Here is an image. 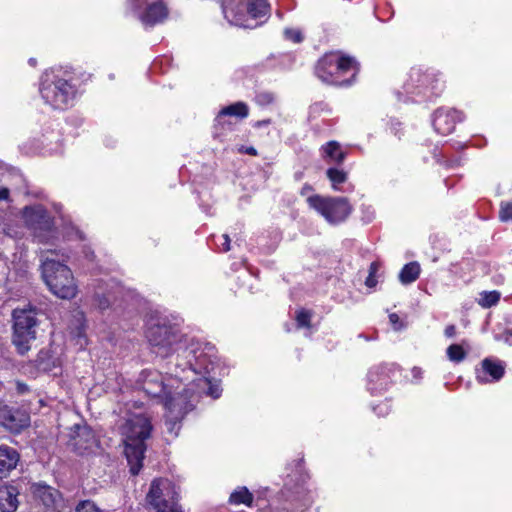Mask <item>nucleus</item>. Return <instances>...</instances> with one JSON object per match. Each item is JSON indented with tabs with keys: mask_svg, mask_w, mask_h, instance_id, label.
<instances>
[{
	"mask_svg": "<svg viewBox=\"0 0 512 512\" xmlns=\"http://www.w3.org/2000/svg\"><path fill=\"white\" fill-rule=\"evenodd\" d=\"M185 353L178 354L175 360L167 362L165 375L156 370H144L140 374L139 383L142 390L150 397L159 399L164 405L166 401L177 399L179 394L190 395L192 387L187 382L190 375L196 373L197 365L191 359H185Z\"/></svg>",
	"mask_w": 512,
	"mask_h": 512,
	"instance_id": "nucleus-1",
	"label": "nucleus"
},
{
	"mask_svg": "<svg viewBox=\"0 0 512 512\" xmlns=\"http://www.w3.org/2000/svg\"><path fill=\"white\" fill-rule=\"evenodd\" d=\"M39 92L45 104L55 110L72 107L78 97V79L69 71L52 69L40 79Z\"/></svg>",
	"mask_w": 512,
	"mask_h": 512,
	"instance_id": "nucleus-2",
	"label": "nucleus"
},
{
	"mask_svg": "<svg viewBox=\"0 0 512 512\" xmlns=\"http://www.w3.org/2000/svg\"><path fill=\"white\" fill-rule=\"evenodd\" d=\"M151 430L150 420L140 414L127 419L123 427L125 455L133 475H137L142 467L146 450L145 440L149 438Z\"/></svg>",
	"mask_w": 512,
	"mask_h": 512,
	"instance_id": "nucleus-3",
	"label": "nucleus"
},
{
	"mask_svg": "<svg viewBox=\"0 0 512 512\" xmlns=\"http://www.w3.org/2000/svg\"><path fill=\"white\" fill-rule=\"evenodd\" d=\"M54 255V251L42 253V278L55 296L61 299H73L78 293V286L73 273L67 265L55 260Z\"/></svg>",
	"mask_w": 512,
	"mask_h": 512,
	"instance_id": "nucleus-4",
	"label": "nucleus"
},
{
	"mask_svg": "<svg viewBox=\"0 0 512 512\" xmlns=\"http://www.w3.org/2000/svg\"><path fill=\"white\" fill-rule=\"evenodd\" d=\"M147 340L151 346L152 352L159 357L167 358L174 352H179L181 349L182 335L178 329L167 323L165 319H158L155 322H151L146 332ZM194 348L197 354L201 350L195 347L193 344L187 348V350ZM186 348L180 353L183 352ZM179 353H177L178 355Z\"/></svg>",
	"mask_w": 512,
	"mask_h": 512,
	"instance_id": "nucleus-5",
	"label": "nucleus"
},
{
	"mask_svg": "<svg viewBox=\"0 0 512 512\" xmlns=\"http://www.w3.org/2000/svg\"><path fill=\"white\" fill-rule=\"evenodd\" d=\"M266 0H223L222 10L225 19L232 25L254 28V20L268 13Z\"/></svg>",
	"mask_w": 512,
	"mask_h": 512,
	"instance_id": "nucleus-6",
	"label": "nucleus"
},
{
	"mask_svg": "<svg viewBox=\"0 0 512 512\" xmlns=\"http://www.w3.org/2000/svg\"><path fill=\"white\" fill-rule=\"evenodd\" d=\"M353 69H356L354 58L340 52H330L318 61L315 73L321 81L327 84L350 85V80H341L340 76Z\"/></svg>",
	"mask_w": 512,
	"mask_h": 512,
	"instance_id": "nucleus-7",
	"label": "nucleus"
},
{
	"mask_svg": "<svg viewBox=\"0 0 512 512\" xmlns=\"http://www.w3.org/2000/svg\"><path fill=\"white\" fill-rule=\"evenodd\" d=\"M13 344L17 351L24 355L30 350V343L36 338L38 321L32 308L15 309L13 311Z\"/></svg>",
	"mask_w": 512,
	"mask_h": 512,
	"instance_id": "nucleus-8",
	"label": "nucleus"
},
{
	"mask_svg": "<svg viewBox=\"0 0 512 512\" xmlns=\"http://www.w3.org/2000/svg\"><path fill=\"white\" fill-rule=\"evenodd\" d=\"M310 208L321 214L330 224L343 222L351 213L347 198L344 197H323L312 195L307 198Z\"/></svg>",
	"mask_w": 512,
	"mask_h": 512,
	"instance_id": "nucleus-9",
	"label": "nucleus"
},
{
	"mask_svg": "<svg viewBox=\"0 0 512 512\" xmlns=\"http://www.w3.org/2000/svg\"><path fill=\"white\" fill-rule=\"evenodd\" d=\"M146 499L157 512H181L178 506V493L169 479L153 480Z\"/></svg>",
	"mask_w": 512,
	"mask_h": 512,
	"instance_id": "nucleus-10",
	"label": "nucleus"
},
{
	"mask_svg": "<svg viewBox=\"0 0 512 512\" xmlns=\"http://www.w3.org/2000/svg\"><path fill=\"white\" fill-rule=\"evenodd\" d=\"M131 13L145 26L153 27L168 17V8L163 0H127Z\"/></svg>",
	"mask_w": 512,
	"mask_h": 512,
	"instance_id": "nucleus-11",
	"label": "nucleus"
},
{
	"mask_svg": "<svg viewBox=\"0 0 512 512\" xmlns=\"http://www.w3.org/2000/svg\"><path fill=\"white\" fill-rule=\"evenodd\" d=\"M205 349L207 350V352L201 350L199 354H197V351L194 348H191L189 350L186 349L184 351L185 359H191V361L194 360L193 364L197 365L196 373L190 375V379L188 381L191 382V385H195L202 390L207 388L206 393L213 397L214 399H216L220 397V389L218 388V386H212L210 381L206 377L195 378L196 375L202 374V372L209 373L211 370L209 365H212L213 362L211 360L210 352L212 351L213 348L206 346Z\"/></svg>",
	"mask_w": 512,
	"mask_h": 512,
	"instance_id": "nucleus-12",
	"label": "nucleus"
},
{
	"mask_svg": "<svg viewBox=\"0 0 512 512\" xmlns=\"http://www.w3.org/2000/svg\"><path fill=\"white\" fill-rule=\"evenodd\" d=\"M164 407L166 409V431L172 438H175L180 431L181 420L194 407L193 394H179L177 399L166 401Z\"/></svg>",
	"mask_w": 512,
	"mask_h": 512,
	"instance_id": "nucleus-13",
	"label": "nucleus"
},
{
	"mask_svg": "<svg viewBox=\"0 0 512 512\" xmlns=\"http://www.w3.org/2000/svg\"><path fill=\"white\" fill-rule=\"evenodd\" d=\"M21 214L25 225L32 230L34 235L41 241L43 233L53 230V219L44 206L40 204L25 206Z\"/></svg>",
	"mask_w": 512,
	"mask_h": 512,
	"instance_id": "nucleus-14",
	"label": "nucleus"
},
{
	"mask_svg": "<svg viewBox=\"0 0 512 512\" xmlns=\"http://www.w3.org/2000/svg\"><path fill=\"white\" fill-rule=\"evenodd\" d=\"M404 91L408 95H423L437 94L441 89L439 88V81L435 79L431 73L423 72L419 68H412L409 73V79L404 84Z\"/></svg>",
	"mask_w": 512,
	"mask_h": 512,
	"instance_id": "nucleus-15",
	"label": "nucleus"
},
{
	"mask_svg": "<svg viewBox=\"0 0 512 512\" xmlns=\"http://www.w3.org/2000/svg\"><path fill=\"white\" fill-rule=\"evenodd\" d=\"M29 424L30 417L28 413L0 403V425L13 433H18L28 427Z\"/></svg>",
	"mask_w": 512,
	"mask_h": 512,
	"instance_id": "nucleus-16",
	"label": "nucleus"
},
{
	"mask_svg": "<svg viewBox=\"0 0 512 512\" xmlns=\"http://www.w3.org/2000/svg\"><path fill=\"white\" fill-rule=\"evenodd\" d=\"M463 120V115L460 111L455 109H438L433 117V127L434 129L442 134H450L457 122Z\"/></svg>",
	"mask_w": 512,
	"mask_h": 512,
	"instance_id": "nucleus-17",
	"label": "nucleus"
},
{
	"mask_svg": "<svg viewBox=\"0 0 512 512\" xmlns=\"http://www.w3.org/2000/svg\"><path fill=\"white\" fill-rule=\"evenodd\" d=\"M505 371L501 361L486 358L481 362V367L476 369V379L479 383H491L499 381Z\"/></svg>",
	"mask_w": 512,
	"mask_h": 512,
	"instance_id": "nucleus-18",
	"label": "nucleus"
},
{
	"mask_svg": "<svg viewBox=\"0 0 512 512\" xmlns=\"http://www.w3.org/2000/svg\"><path fill=\"white\" fill-rule=\"evenodd\" d=\"M32 493L45 508L55 510L62 503L60 492L46 484L37 483L32 486Z\"/></svg>",
	"mask_w": 512,
	"mask_h": 512,
	"instance_id": "nucleus-19",
	"label": "nucleus"
},
{
	"mask_svg": "<svg viewBox=\"0 0 512 512\" xmlns=\"http://www.w3.org/2000/svg\"><path fill=\"white\" fill-rule=\"evenodd\" d=\"M392 367L380 365L372 368L368 373V389L371 393H379L387 389L392 381Z\"/></svg>",
	"mask_w": 512,
	"mask_h": 512,
	"instance_id": "nucleus-20",
	"label": "nucleus"
},
{
	"mask_svg": "<svg viewBox=\"0 0 512 512\" xmlns=\"http://www.w3.org/2000/svg\"><path fill=\"white\" fill-rule=\"evenodd\" d=\"M19 453L12 447L0 446V478H6L19 462Z\"/></svg>",
	"mask_w": 512,
	"mask_h": 512,
	"instance_id": "nucleus-21",
	"label": "nucleus"
},
{
	"mask_svg": "<svg viewBox=\"0 0 512 512\" xmlns=\"http://www.w3.org/2000/svg\"><path fill=\"white\" fill-rule=\"evenodd\" d=\"M18 489L12 485L0 487V511L14 512L18 508Z\"/></svg>",
	"mask_w": 512,
	"mask_h": 512,
	"instance_id": "nucleus-22",
	"label": "nucleus"
},
{
	"mask_svg": "<svg viewBox=\"0 0 512 512\" xmlns=\"http://www.w3.org/2000/svg\"><path fill=\"white\" fill-rule=\"evenodd\" d=\"M323 159L329 164H341L346 153L337 141H330L321 147Z\"/></svg>",
	"mask_w": 512,
	"mask_h": 512,
	"instance_id": "nucleus-23",
	"label": "nucleus"
},
{
	"mask_svg": "<svg viewBox=\"0 0 512 512\" xmlns=\"http://www.w3.org/2000/svg\"><path fill=\"white\" fill-rule=\"evenodd\" d=\"M74 318L75 327L71 328L70 334L76 341V345H78L80 349H83L87 344V339L85 335L84 315L81 312H77Z\"/></svg>",
	"mask_w": 512,
	"mask_h": 512,
	"instance_id": "nucleus-24",
	"label": "nucleus"
},
{
	"mask_svg": "<svg viewBox=\"0 0 512 512\" xmlns=\"http://www.w3.org/2000/svg\"><path fill=\"white\" fill-rule=\"evenodd\" d=\"M420 272L421 268L418 262L407 263L399 273V281L404 285L411 284L419 278Z\"/></svg>",
	"mask_w": 512,
	"mask_h": 512,
	"instance_id": "nucleus-25",
	"label": "nucleus"
},
{
	"mask_svg": "<svg viewBox=\"0 0 512 512\" xmlns=\"http://www.w3.org/2000/svg\"><path fill=\"white\" fill-rule=\"evenodd\" d=\"M229 502L234 505L244 504L252 506L253 495L246 487H238L231 493Z\"/></svg>",
	"mask_w": 512,
	"mask_h": 512,
	"instance_id": "nucleus-26",
	"label": "nucleus"
},
{
	"mask_svg": "<svg viewBox=\"0 0 512 512\" xmlns=\"http://www.w3.org/2000/svg\"><path fill=\"white\" fill-rule=\"evenodd\" d=\"M248 106L244 102H236L229 106L224 107L218 114L221 116H235L239 118H246L248 116Z\"/></svg>",
	"mask_w": 512,
	"mask_h": 512,
	"instance_id": "nucleus-27",
	"label": "nucleus"
},
{
	"mask_svg": "<svg viewBox=\"0 0 512 512\" xmlns=\"http://www.w3.org/2000/svg\"><path fill=\"white\" fill-rule=\"evenodd\" d=\"M35 363L37 369L41 372H50L55 367V360L52 359L47 351H40Z\"/></svg>",
	"mask_w": 512,
	"mask_h": 512,
	"instance_id": "nucleus-28",
	"label": "nucleus"
},
{
	"mask_svg": "<svg viewBox=\"0 0 512 512\" xmlns=\"http://www.w3.org/2000/svg\"><path fill=\"white\" fill-rule=\"evenodd\" d=\"M446 355L451 362L460 363L466 358L467 352L463 344H452L447 347Z\"/></svg>",
	"mask_w": 512,
	"mask_h": 512,
	"instance_id": "nucleus-29",
	"label": "nucleus"
},
{
	"mask_svg": "<svg viewBox=\"0 0 512 512\" xmlns=\"http://www.w3.org/2000/svg\"><path fill=\"white\" fill-rule=\"evenodd\" d=\"M500 300V293L498 291H484L480 293L477 302L483 308H490L496 305Z\"/></svg>",
	"mask_w": 512,
	"mask_h": 512,
	"instance_id": "nucleus-30",
	"label": "nucleus"
},
{
	"mask_svg": "<svg viewBox=\"0 0 512 512\" xmlns=\"http://www.w3.org/2000/svg\"><path fill=\"white\" fill-rule=\"evenodd\" d=\"M326 175L331 181L334 190H338L337 185L342 184L347 180V173L338 168H329L326 171Z\"/></svg>",
	"mask_w": 512,
	"mask_h": 512,
	"instance_id": "nucleus-31",
	"label": "nucleus"
},
{
	"mask_svg": "<svg viewBox=\"0 0 512 512\" xmlns=\"http://www.w3.org/2000/svg\"><path fill=\"white\" fill-rule=\"evenodd\" d=\"M312 314L310 311L301 309L296 314V322L298 328H309Z\"/></svg>",
	"mask_w": 512,
	"mask_h": 512,
	"instance_id": "nucleus-32",
	"label": "nucleus"
},
{
	"mask_svg": "<svg viewBox=\"0 0 512 512\" xmlns=\"http://www.w3.org/2000/svg\"><path fill=\"white\" fill-rule=\"evenodd\" d=\"M499 218L503 222L512 221V202L501 203Z\"/></svg>",
	"mask_w": 512,
	"mask_h": 512,
	"instance_id": "nucleus-33",
	"label": "nucleus"
},
{
	"mask_svg": "<svg viewBox=\"0 0 512 512\" xmlns=\"http://www.w3.org/2000/svg\"><path fill=\"white\" fill-rule=\"evenodd\" d=\"M378 270V264L376 262H372L369 267V275L365 280V284L369 288H374L377 284L376 280V272Z\"/></svg>",
	"mask_w": 512,
	"mask_h": 512,
	"instance_id": "nucleus-34",
	"label": "nucleus"
},
{
	"mask_svg": "<svg viewBox=\"0 0 512 512\" xmlns=\"http://www.w3.org/2000/svg\"><path fill=\"white\" fill-rule=\"evenodd\" d=\"M76 512H103L91 501H83L76 507Z\"/></svg>",
	"mask_w": 512,
	"mask_h": 512,
	"instance_id": "nucleus-35",
	"label": "nucleus"
},
{
	"mask_svg": "<svg viewBox=\"0 0 512 512\" xmlns=\"http://www.w3.org/2000/svg\"><path fill=\"white\" fill-rule=\"evenodd\" d=\"M285 38L291 40L294 43H300L303 40V36L300 30L297 29H286L284 31Z\"/></svg>",
	"mask_w": 512,
	"mask_h": 512,
	"instance_id": "nucleus-36",
	"label": "nucleus"
},
{
	"mask_svg": "<svg viewBox=\"0 0 512 512\" xmlns=\"http://www.w3.org/2000/svg\"><path fill=\"white\" fill-rule=\"evenodd\" d=\"M220 243L216 242L220 251L227 252L230 250V238L227 234H223L219 237Z\"/></svg>",
	"mask_w": 512,
	"mask_h": 512,
	"instance_id": "nucleus-37",
	"label": "nucleus"
},
{
	"mask_svg": "<svg viewBox=\"0 0 512 512\" xmlns=\"http://www.w3.org/2000/svg\"><path fill=\"white\" fill-rule=\"evenodd\" d=\"M95 300L97 302V306L102 310L108 308L110 305V297L106 295L100 296L99 294H96Z\"/></svg>",
	"mask_w": 512,
	"mask_h": 512,
	"instance_id": "nucleus-38",
	"label": "nucleus"
},
{
	"mask_svg": "<svg viewBox=\"0 0 512 512\" xmlns=\"http://www.w3.org/2000/svg\"><path fill=\"white\" fill-rule=\"evenodd\" d=\"M389 321L393 325L395 330H399L402 326L401 322H400V318L396 313H391L389 315Z\"/></svg>",
	"mask_w": 512,
	"mask_h": 512,
	"instance_id": "nucleus-39",
	"label": "nucleus"
},
{
	"mask_svg": "<svg viewBox=\"0 0 512 512\" xmlns=\"http://www.w3.org/2000/svg\"><path fill=\"white\" fill-rule=\"evenodd\" d=\"M444 335L448 338H452L456 335V326L451 324L448 325L444 330Z\"/></svg>",
	"mask_w": 512,
	"mask_h": 512,
	"instance_id": "nucleus-40",
	"label": "nucleus"
},
{
	"mask_svg": "<svg viewBox=\"0 0 512 512\" xmlns=\"http://www.w3.org/2000/svg\"><path fill=\"white\" fill-rule=\"evenodd\" d=\"M10 191L8 188L0 187V201L9 200Z\"/></svg>",
	"mask_w": 512,
	"mask_h": 512,
	"instance_id": "nucleus-41",
	"label": "nucleus"
},
{
	"mask_svg": "<svg viewBox=\"0 0 512 512\" xmlns=\"http://www.w3.org/2000/svg\"><path fill=\"white\" fill-rule=\"evenodd\" d=\"M411 373L414 379L419 380L422 378L423 371L418 367H414L411 370Z\"/></svg>",
	"mask_w": 512,
	"mask_h": 512,
	"instance_id": "nucleus-42",
	"label": "nucleus"
},
{
	"mask_svg": "<svg viewBox=\"0 0 512 512\" xmlns=\"http://www.w3.org/2000/svg\"><path fill=\"white\" fill-rule=\"evenodd\" d=\"M17 391L23 394L28 391V386L25 383L17 382Z\"/></svg>",
	"mask_w": 512,
	"mask_h": 512,
	"instance_id": "nucleus-43",
	"label": "nucleus"
},
{
	"mask_svg": "<svg viewBox=\"0 0 512 512\" xmlns=\"http://www.w3.org/2000/svg\"><path fill=\"white\" fill-rule=\"evenodd\" d=\"M240 151H243L249 155H252V156H256L257 155V151L254 147H247V148H242Z\"/></svg>",
	"mask_w": 512,
	"mask_h": 512,
	"instance_id": "nucleus-44",
	"label": "nucleus"
},
{
	"mask_svg": "<svg viewBox=\"0 0 512 512\" xmlns=\"http://www.w3.org/2000/svg\"><path fill=\"white\" fill-rule=\"evenodd\" d=\"M312 190L310 185H304L301 189V195H306Z\"/></svg>",
	"mask_w": 512,
	"mask_h": 512,
	"instance_id": "nucleus-45",
	"label": "nucleus"
},
{
	"mask_svg": "<svg viewBox=\"0 0 512 512\" xmlns=\"http://www.w3.org/2000/svg\"><path fill=\"white\" fill-rule=\"evenodd\" d=\"M269 124H270V120L269 119L262 120V121L256 122L255 127L266 126V125H269Z\"/></svg>",
	"mask_w": 512,
	"mask_h": 512,
	"instance_id": "nucleus-46",
	"label": "nucleus"
},
{
	"mask_svg": "<svg viewBox=\"0 0 512 512\" xmlns=\"http://www.w3.org/2000/svg\"><path fill=\"white\" fill-rule=\"evenodd\" d=\"M378 408L380 409V411H379V414H380V415H385V414H387L388 409H387V405H386V404H384V405H380V406H378Z\"/></svg>",
	"mask_w": 512,
	"mask_h": 512,
	"instance_id": "nucleus-47",
	"label": "nucleus"
},
{
	"mask_svg": "<svg viewBox=\"0 0 512 512\" xmlns=\"http://www.w3.org/2000/svg\"><path fill=\"white\" fill-rule=\"evenodd\" d=\"M29 63H30V65L35 66L36 60L34 58H30Z\"/></svg>",
	"mask_w": 512,
	"mask_h": 512,
	"instance_id": "nucleus-48",
	"label": "nucleus"
},
{
	"mask_svg": "<svg viewBox=\"0 0 512 512\" xmlns=\"http://www.w3.org/2000/svg\"><path fill=\"white\" fill-rule=\"evenodd\" d=\"M357 70H358V64L356 63V69H353V70H352V71H354V72H353V75H356V71H357Z\"/></svg>",
	"mask_w": 512,
	"mask_h": 512,
	"instance_id": "nucleus-49",
	"label": "nucleus"
}]
</instances>
